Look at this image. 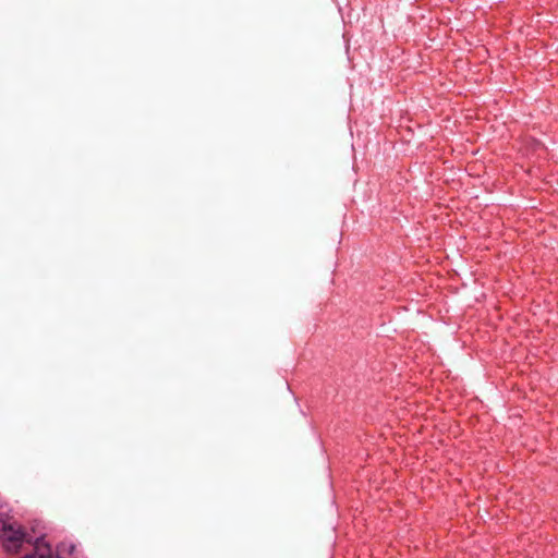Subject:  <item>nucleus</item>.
<instances>
[{
	"instance_id": "f03ea898",
	"label": "nucleus",
	"mask_w": 558,
	"mask_h": 558,
	"mask_svg": "<svg viewBox=\"0 0 558 558\" xmlns=\"http://www.w3.org/2000/svg\"><path fill=\"white\" fill-rule=\"evenodd\" d=\"M76 549V546L72 542H61L57 545L56 557L57 558H71Z\"/></svg>"
},
{
	"instance_id": "f257e3e1",
	"label": "nucleus",
	"mask_w": 558,
	"mask_h": 558,
	"mask_svg": "<svg viewBox=\"0 0 558 558\" xmlns=\"http://www.w3.org/2000/svg\"><path fill=\"white\" fill-rule=\"evenodd\" d=\"M1 531L4 549L14 554L19 553L26 536L25 530L20 525L3 523Z\"/></svg>"
},
{
	"instance_id": "7ed1b4c3",
	"label": "nucleus",
	"mask_w": 558,
	"mask_h": 558,
	"mask_svg": "<svg viewBox=\"0 0 558 558\" xmlns=\"http://www.w3.org/2000/svg\"><path fill=\"white\" fill-rule=\"evenodd\" d=\"M46 547H47V554H41V555H39V556H37V554H36V553H34V554H27V555H25V556H24V557H22V558H51V549H50V546H49V545H47Z\"/></svg>"
}]
</instances>
